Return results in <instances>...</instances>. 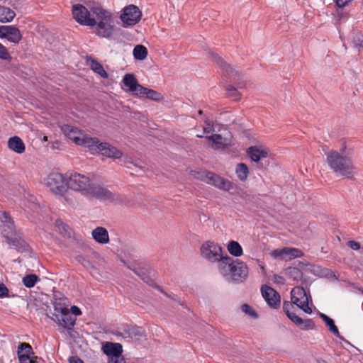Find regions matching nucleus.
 <instances>
[{
    "label": "nucleus",
    "mask_w": 363,
    "mask_h": 363,
    "mask_svg": "<svg viewBox=\"0 0 363 363\" xmlns=\"http://www.w3.org/2000/svg\"><path fill=\"white\" fill-rule=\"evenodd\" d=\"M9 296V289L3 283L0 282V298Z\"/></svg>",
    "instance_id": "44"
},
{
    "label": "nucleus",
    "mask_w": 363,
    "mask_h": 363,
    "mask_svg": "<svg viewBox=\"0 0 363 363\" xmlns=\"http://www.w3.org/2000/svg\"><path fill=\"white\" fill-rule=\"evenodd\" d=\"M235 174L241 182H245L249 176V168L245 163H239L235 167Z\"/></svg>",
    "instance_id": "30"
},
{
    "label": "nucleus",
    "mask_w": 363,
    "mask_h": 363,
    "mask_svg": "<svg viewBox=\"0 0 363 363\" xmlns=\"http://www.w3.org/2000/svg\"><path fill=\"white\" fill-rule=\"evenodd\" d=\"M89 150L92 154L101 153L103 156L113 159L122 158V152L116 147L106 143H100L96 138H94Z\"/></svg>",
    "instance_id": "11"
},
{
    "label": "nucleus",
    "mask_w": 363,
    "mask_h": 363,
    "mask_svg": "<svg viewBox=\"0 0 363 363\" xmlns=\"http://www.w3.org/2000/svg\"><path fill=\"white\" fill-rule=\"evenodd\" d=\"M138 97L147 98L154 101H160L163 99L162 95L160 93L153 89L144 87L143 86H142Z\"/></svg>",
    "instance_id": "25"
},
{
    "label": "nucleus",
    "mask_w": 363,
    "mask_h": 363,
    "mask_svg": "<svg viewBox=\"0 0 363 363\" xmlns=\"http://www.w3.org/2000/svg\"><path fill=\"white\" fill-rule=\"evenodd\" d=\"M206 138L211 141L214 148L221 149L230 146L231 145V138L223 137L218 134H214L211 136H207Z\"/></svg>",
    "instance_id": "23"
},
{
    "label": "nucleus",
    "mask_w": 363,
    "mask_h": 363,
    "mask_svg": "<svg viewBox=\"0 0 363 363\" xmlns=\"http://www.w3.org/2000/svg\"><path fill=\"white\" fill-rule=\"evenodd\" d=\"M228 252L234 257H240L243 254L242 247L235 240H230L226 245Z\"/></svg>",
    "instance_id": "28"
},
{
    "label": "nucleus",
    "mask_w": 363,
    "mask_h": 363,
    "mask_svg": "<svg viewBox=\"0 0 363 363\" xmlns=\"http://www.w3.org/2000/svg\"><path fill=\"white\" fill-rule=\"evenodd\" d=\"M214 130L213 124L209 120L205 121L204 126H203V132L205 133H209Z\"/></svg>",
    "instance_id": "43"
},
{
    "label": "nucleus",
    "mask_w": 363,
    "mask_h": 363,
    "mask_svg": "<svg viewBox=\"0 0 363 363\" xmlns=\"http://www.w3.org/2000/svg\"><path fill=\"white\" fill-rule=\"evenodd\" d=\"M89 63L91 69L95 73L98 74L102 78L106 79L108 77V74L106 73L103 66L99 62H98L95 60H90Z\"/></svg>",
    "instance_id": "32"
},
{
    "label": "nucleus",
    "mask_w": 363,
    "mask_h": 363,
    "mask_svg": "<svg viewBox=\"0 0 363 363\" xmlns=\"http://www.w3.org/2000/svg\"><path fill=\"white\" fill-rule=\"evenodd\" d=\"M353 0H335L336 5L340 8H343Z\"/></svg>",
    "instance_id": "47"
},
{
    "label": "nucleus",
    "mask_w": 363,
    "mask_h": 363,
    "mask_svg": "<svg viewBox=\"0 0 363 363\" xmlns=\"http://www.w3.org/2000/svg\"><path fill=\"white\" fill-rule=\"evenodd\" d=\"M191 175L220 190L230 191L233 188V182L218 174L208 171L191 170Z\"/></svg>",
    "instance_id": "6"
},
{
    "label": "nucleus",
    "mask_w": 363,
    "mask_h": 363,
    "mask_svg": "<svg viewBox=\"0 0 363 363\" xmlns=\"http://www.w3.org/2000/svg\"><path fill=\"white\" fill-rule=\"evenodd\" d=\"M291 301L305 313H312L313 303L309 301V296L303 287H294L291 292Z\"/></svg>",
    "instance_id": "12"
},
{
    "label": "nucleus",
    "mask_w": 363,
    "mask_h": 363,
    "mask_svg": "<svg viewBox=\"0 0 363 363\" xmlns=\"http://www.w3.org/2000/svg\"><path fill=\"white\" fill-rule=\"evenodd\" d=\"M102 351L108 356V359H109L110 357L122 354L123 347L120 343L105 342L102 345Z\"/></svg>",
    "instance_id": "22"
},
{
    "label": "nucleus",
    "mask_w": 363,
    "mask_h": 363,
    "mask_svg": "<svg viewBox=\"0 0 363 363\" xmlns=\"http://www.w3.org/2000/svg\"><path fill=\"white\" fill-rule=\"evenodd\" d=\"M286 274L294 280H300L302 277V272L296 267H289L286 269Z\"/></svg>",
    "instance_id": "35"
},
{
    "label": "nucleus",
    "mask_w": 363,
    "mask_h": 363,
    "mask_svg": "<svg viewBox=\"0 0 363 363\" xmlns=\"http://www.w3.org/2000/svg\"><path fill=\"white\" fill-rule=\"evenodd\" d=\"M354 45L357 48H363V36L361 35H357L354 38Z\"/></svg>",
    "instance_id": "42"
},
{
    "label": "nucleus",
    "mask_w": 363,
    "mask_h": 363,
    "mask_svg": "<svg viewBox=\"0 0 363 363\" xmlns=\"http://www.w3.org/2000/svg\"><path fill=\"white\" fill-rule=\"evenodd\" d=\"M197 137H199V138H201V137H202V135H201V134H199V135H197Z\"/></svg>",
    "instance_id": "53"
},
{
    "label": "nucleus",
    "mask_w": 363,
    "mask_h": 363,
    "mask_svg": "<svg viewBox=\"0 0 363 363\" xmlns=\"http://www.w3.org/2000/svg\"><path fill=\"white\" fill-rule=\"evenodd\" d=\"M218 270L226 280L233 282H242L248 275V267L245 262L239 259L233 260L227 255L218 265Z\"/></svg>",
    "instance_id": "3"
},
{
    "label": "nucleus",
    "mask_w": 363,
    "mask_h": 363,
    "mask_svg": "<svg viewBox=\"0 0 363 363\" xmlns=\"http://www.w3.org/2000/svg\"><path fill=\"white\" fill-rule=\"evenodd\" d=\"M108 363H125V359L122 354L113 357H110L108 359Z\"/></svg>",
    "instance_id": "41"
},
{
    "label": "nucleus",
    "mask_w": 363,
    "mask_h": 363,
    "mask_svg": "<svg viewBox=\"0 0 363 363\" xmlns=\"http://www.w3.org/2000/svg\"><path fill=\"white\" fill-rule=\"evenodd\" d=\"M270 255L274 259L283 260H291L303 255V252L297 248L283 247L273 250L270 252Z\"/></svg>",
    "instance_id": "15"
},
{
    "label": "nucleus",
    "mask_w": 363,
    "mask_h": 363,
    "mask_svg": "<svg viewBox=\"0 0 363 363\" xmlns=\"http://www.w3.org/2000/svg\"><path fill=\"white\" fill-rule=\"evenodd\" d=\"M351 152L343 143L339 151L330 150L325 153L328 166L337 175L347 177L355 175L357 168L350 156Z\"/></svg>",
    "instance_id": "1"
},
{
    "label": "nucleus",
    "mask_w": 363,
    "mask_h": 363,
    "mask_svg": "<svg viewBox=\"0 0 363 363\" xmlns=\"http://www.w3.org/2000/svg\"><path fill=\"white\" fill-rule=\"evenodd\" d=\"M4 38L11 43H18L22 39V35L14 26H0V39Z\"/></svg>",
    "instance_id": "18"
},
{
    "label": "nucleus",
    "mask_w": 363,
    "mask_h": 363,
    "mask_svg": "<svg viewBox=\"0 0 363 363\" xmlns=\"http://www.w3.org/2000/svg\"><path fill=\"white\" fill-rule=\"evenodd\" d=\"M201 256L211 263L217 262L218 265L224 259L221 246L212 240L205 241L200 248Z\"/></svg>",
    "instance_id": "7"
},
{
    "label": "nucleus",
    "mask_w": 363,
    "mask_h": 363,
    "mask_svg": "<svg viewBox=\"0 0 363 363\" xmlns=\"http://www.w3.org/2000/svg\"><path fill=\"white\" fill-rule=\"evenodd\" d=\"M0 227L2 228L4 237L11 247L18 251L26 250L25 241L16 233L13 222L6 212H0Z\"/></svg>",
    "instance_id": "4"
},
{
    "label": "nucleus",
    "mask_w": 363,
    "mask_h": 363,
    "mask_svg": "<svg viewBox=\"0 0 363 363\" xmlns=\"http://www.w3.org/2000/svg\"><path fill=\"white\" fill-rule=\"evenodd\" d=\"M128 333L131 338L138 340L140 337L143 336L144 330L140 327H132L128 329Z\"/></svg>",
    "instance_id": "37"
},
{
    "label": "nucleus",
    "mask_w": 363,
    "mask_h": 363,
    "mask_svg": "<svg viewBox=\"0 0 363 363\" xmlns=\"http://www.w3.org/2000/svg\"><path fill=\"white\" fill-rule=\"evenodd\" d=\"M123 161L125 163L130 162V160L128 157H123Z\"/></svg>",
    "instance_id": "51"
},
{
    "label": "nucleus",
    "mask_w": 363,
    "mask_h": 363,
    "mask_svg": "<svg viewBox=\"0 0 363 363\" xmlns=\"http://www.w3.org/2000/svg\"><path fill=\"white\" fill-rule=\"evenodd\" d=\"M0 59L8 61L11 60V57L8 49L1 43H0Z\"/></svg>",
    "instance_id": "38"
},
{
    "label": "nucleus",
    "mask_w": 363,
    "mask_h": 363,
    "mask_svg": "<svg viewBox=\"0 0 363 363\" xmlns=\"http://www.w3.org/2000/svg\"><path fill=\"white\" fill-rule=\"evenodd\" d=\"M228 96L235 101L239 100L240 97V93L234 87H230L228 89Z\"/></svg>",
    "instance_id": "40"
},
{
    "label": "nucleus",
    "mask_w": 363,
    "mask_h": 363,
    "mask_svg": "<svg viewBox=\"0 0 363 363\" xmlns=\"http://www.w3.org/2000/svg\"><path fill=\"white\" fill-rule=\"evenodd\" d=\"M72 13L74 20L82 26H88L91 18V8L88 10L81 4H74L72 6Z\"/></svg>",
    "instance_id": "16"
},
{
    "label": "nucleus",
    "mask_w": 363,
    "mask_h": 363,
    "mask_svg": "<svg viewBox=\"0 0 363 363\" xmlns=\"http://www.w3.org/2000/svg\"><path fill=\"white\" fill-rule=\"evenodd\" d=\"M141 16L142 13L138 7L130 5L123 9L121 19L126 26H133L140 21Z\"/></svg>",
    "instance_id": "14"
},
{
    "label": "nucleus",
    "mask_w": 363,
    "mask_h": 363,
    "mask_svg": "<svg viewBox=\"0 0 363 363\" xmlns=\"http://www.w3.org/2000/svg\"><path fill=\"white\" fill-rule=\"evenodd\" d=\"M147 48L142 45H136L133 51V57L135 60H144L147 56Z\"/></svg>",
    "instance_id": "31"
},
{
    "label": "nucleus",
    "mask_w": 363,
    "mask_h": 363,
    "mask_svg": "<svg viewBox=\"0 0 363 363\" xmlns=\"http://www.w3.org/2000/svg\"><path fill=\"white\" fill-rule=\"evenodd\" d=\"M38 280V277L35 274H28L23 278V284L27 288H32L35 286Z\"/></svg>",
    "instance_id": "36"
},
{
    "label": "nucleus",
    "mask_w": 363,
    "mask_h": 363,
    "mask_svg": "<svg viewBox=\"0 0 363 363\" xmlns=\"http://www.w3.org/2000/svg\"><path fill=\"white\" fill-rule=\"evenodd\" d=\"M69 363H84L83 360L77 357H71L69 359Z\"/></svg>",
    "instance_id": "50"
},
{
    "label": "nucleus",
    "mask_w": 363,
    "mask_h": 363,
    "mask_svg": "<svg viewBox=\"0 0 363 363\" xmlns=\"http://www.w3.org/2000/svg\"><path fill=\"white\" fill-rule=\"evenodd\" d=\"M256 262H257V264L259 266L262 273L263 274H266V269H265V265H264V262L260 259H257Z\"/></svg>",
    "instance_id": "49"
},
{
    "label": "nucleus",
    "mask_w": 363,
    "mask_h": 363,
    "mask_svg": "<svg viewBox=\"0 0 363 363\" xmlns=\"http://www.w3.org/2000/svg\"><path fill=\"white\" fill-rule=\"evenodd\" d=\"M269 150L262 145L251 146L247 150V154L250 158L255 162H258L262 159L269 156Z\"/></svg>",
    "instance_id": "21"
},
{
    "label": "nucleus",
    "mask_w": 363,
    "mask_h": 363,
    "mask_svg": "<svg viewBox=\"0 0 363 363\" xmlns=\"http://www.w3.org/2000/svg\"><path fill=\"white\" fill-rule=\"evenodd\" d=\"M16 13L9 8L0 6V22L9 23L11 22L15 17Z\"/></svg>",
    "instance_id": "29"
},
{
    "label": "nucleus",
    "mask_w": 363,
    "mask_h": 363,
    "mask_svg": "<svg viewBox=\"0 0 363 363\" xmlns=\"http://www.w3.org/2000/svg\"><path fill=\"white\" fill-rule=\"evenodd\" d=\"M240 310L250 318L257 319L258 318V315L255 308L248 304L245 303L241 305Z\"/></svg>",
    "instance_id": "34"
},
{
    "label": "nucleus",
    "mask_w": 363,
    "mask_h": 363,
    "mask_svg": "<svg viewBox=\"0 0 363 363\" xmlns=\"http://www.w3.org/2000/svg\"><path fill=\"white\" fill-rule=\"evenodd\" d=\"M88 26L94 29L97 35L110 38L114 31V18L112 13L100 6H92L91 18Z\"/></svg>",
    "instance_id": "2"
},
{
    "label": "nucleus",
    "mask_w": 363,
    "mask_h": 363,
    "mask_svg": "<svg viewBox=\"0 0 363 363\" xmlns=\"http://www.w3.org/2000/svg\"><path fill=\"white\" fill-rule=\"evenodd\" d=\"M18 358L19 363H35V357L30 345L28 343H21L18 347Z\"/></svg>",
    "instance_id": "20"
},
{
    "label": "nucleus",
    "mask_w": 363,
    "mask_h": 363,
    "mask_svg": "<svg viewBox=\"0 0 363 363\" xmlns=\"http://www.w3.org/2000/svg\"><path fill=\"white\" fill-rule=\"evenodd\" d=\"M68 182L69 189L79 192L86 197L89 196L93 185L87 176L77 172L69 174Z\"/></svg>",
    "instance_id": "8"
},
{
    "label": "nucleus",
    "mask_w": 363,
    "mask_h": 363,
    "mask_svg": "<svg viewBox=\"0 0 363 363\" xmlns=\"http://www.w3.org/2000/svg\"><path fill=\"white\" fill-rule=\"evenodd\" d=\"M320 317L325 322L326 325L329 328V330L337 337H340L339 330L336 325H335L333 320L324 313H320Z\"/></svg>",
    "instance_id": "33"
},
{
    "label": "nucleus",
    "mask_w": 363,
    "mask_h": 363,
    "mask_svg": "<svg viewBox=\"0 0 363 363\" xmlns=\"http://www.w3.org/2000/svg\"><path fill=\"white\" fill-rule=\"evenodd\" d=\"M291 308H293V306H292L291 303H290L289 301L284 302L283 309H284V311L286 313L287 316H288V314L292 313V312L290 311V309Z\"/></svg>",
    "instance_id": "45"
},
{
    "label": "nucleus",
    "mask_w": 363,
    "mask_h": 363,
    "mask_svg": "<svg viewBox=\"0 0 363 363\" xmlns=\"http://www.w3.org/2000/svg\"><path fill=\"white\" fill-rule=\"evenodd\" d=\"M261 291L263 298L270 307L277 308L279 306L280 296L274 289L268 286H263Z\"/></svg>",
    "instance_id": "19"
},
{
    "label": "nucleus",
    "mask_w": 363,
    "mask_h": 363,
    "mask_svg": "<svg viewBox=\"0 0 363 363\" xmlns=\"http://www.w3.org/2000/svg\"><path fill=\"white\" fill-rule=\"evenodd\" d=\"M142 85L138 84L135 76L133 74H125L122 79V89L125 92L131 93L138 97L141 90Z\"/></svg>",
    "instance_id": "17"
},
{
    "label": "nucleus",
    "mask_w": 363,
    "mask_h": 363,
    "mask_svg": "<svg viewBox=\"0 0 363 363\" xmlns=\"http://www.w3.org/2000/svg\"><path fill=\"white\" fill-rule=\"evenodd\" d=\"M88 198H95L101 201L113 202L118 199V196L105 187L93 184Z\"/></svg>",
    "instance_id": "13"
},
{
    "label": "nucleus",
    "mask_w": 363,
    "mask_h": 363,
    "mask_svg": "<svg viewBox=\"0 0 363 363\" xmlns=\"http://www.w3.org/2000/svg\"><path fill=\"white\" fill-rule=\"evenodd\" d=\"M9 147L16 153L21 154L25 151V145L18 137L11 138L8 141Z\"/></svg>",
    "instance_id": "26"
},
{
    "label": "nucleus",
    "mask_w": 363,
    "mask_h": 363,
    "mask_svg": "<svg viewBox=\"0 0 363 363\" xmlns=\"http://www.w3.org/2000/svg\"><path fill=\"white\" fill-rule=\"evenodd\" d=\"M347 244H348L349 247L354 250H357L360 248V245L357 242L349 241Z\"/></svg>",
    "instance_id": "48"
},
{
    "label": "nucleus",
    "mask_w": 363,
    "mask_h": 363,
    "mask_svg": "<svg viewBox=\"0 0 363 363\" xmlns=\"http://www.w3.org/2000/svg\"><path fill=\"white\" fill-rule=\"evenodd\" d=\"M318 363H328L327 361L323 359H317Z\"/></svg>",
    "instance_id": "52"
},
{
    "label": "nucleus",
    "mask_w": 363,
    "mask_h": 363,
    "mask_svg": "<svg viewBox=\"0 0 363 363\" xmlns=\"http://www.w3.org/2000/svg\"><path fill=\"white\" fill-rule=\"evenodd\" d=\"M69 311L72 313V315L75 316H79L82 315V311L80 308L77 306H71L70 310Z\"/></svg>",
    "instance_id": "46"
},
{
    "label": "nucleus",
    "mask_w": 363,
    "mask_h": 363,
    "mask_svg": "<svg viewBox=\"0 0 363 363\" xmlns=\"http://www.w3.org/2000/svg\"><path fill=\"white\" fill-rule=\"evenodd\" d=\"M69 304L65 298H55L53 302L54 320L65 330H72L76 320L69 314Z\"/></svg>",
    "instance_id": "5"
},
{
    "label": "nucleus",
    "mask_w": 363,
    "mask_h": 363,
    "mask_svg": "<svg viewBox=\"0 0 363 363\" xmlns=\"http://www.w3.org/2000/svg\"><path fill=\"white\" fill-rule=\"evenodd\" d=\"M68 175L50 174L45 181V185L55 194L62 196L69 189Z\"/></svg>",
    "instance_id": "9"
},
{
    "label": "nucleus",
    "mask_w": 363,
    "mask_h": 363,
    "mask_svg": "<svg viewBox=\"0 0 363 363\" xmlns=\"http://www.w3.org/2000/svg\"><path fill=\"white\" fill-rule=\"evenodd\" d=\"M293 323L296 325L301 327L302 329H311L313 328L312 322L310 320H303L302 318L292 313L288 314L287 316Z\"/></svg>",
    "instance_id": "27"
},
{
    "label": "nucleus",
    "mask_w": 363,
    "mask_h": 363,
    "mask_svg": "<svg viewBox=\"0 0 363 363\" xmlns=\"http://www.w3.org/2000/svg\"><path fill=\"white\" fill-rule=\"evenodd\" d=\"M63 133L75 144L84 145L89 149L94 138L89 137L80 130L69 125H64L61 127Z\"/></svg>",
    "instance_id": "10"
},
{
    "label": "nucleus",
    "mask_w": 363,
    "mask_h": 363,
    "mask_svg": "<svg viewBox=\"0 0 363 363\" xmlns=\"http://www.w3.org/2000/svg\"><path fill=\"white\" fill-rule=\"evenodd\" d=\"M76 259L78 263L81 264L82 265H83L84 267L86 268H92L93 267V265L92 264L89 262V259H87L83 255H78L77 257H76Z\"/></svg>",
    "instance_id": "39"
},
{
    "label": "nucleus",
    "mask_w": 363,
    "mask_h": 363,
    "mask_svg": "<svg viewBox=\"0 0 363 363\" xmlns=\"http://www.w3.org/2000/svg\"><path fill=\"white\" fill-rule=\"evenodd\" d=\"M93 239L99 244L106 245L109 242V235L104 227H97L91 232Z\"/></svg>",
    "instance_id": "24"
}]
</instances>
